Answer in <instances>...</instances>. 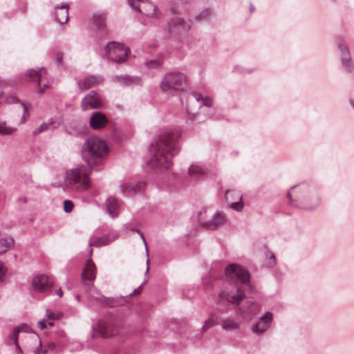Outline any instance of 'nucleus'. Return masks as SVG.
Instances as JSON below:
<instances>
[{"label": "nucleus", "mask_w": 354, "mask_h": 354, "mask_svg": "<svg viewBox=\"0 0 354 354\" xmlns=\"http://www.w3.org/2000/svg\"><path fill=\"white\" fill-rule=\"evenodd\" d=\"M179 133L177 131L164 132L151 145V158L147 164L152 168L167 169L171 165V157L177 147Z\"/></svg>", "instance_id": "f257e3e1"}, {"label": "nucleus", "mask_w": 354, "mask_h": 354, "mask_svg": "<svg viewBox=\"0 0 354 354\" xmlns=\"http://www.w3.org/2000/svg\"><path fill=\"white\" fill-rule=\"evenodd\" d=\"M108 153L109 149L104 141L95 136L88 138L82 148L83 159L92 167L101 162Z\"/></svg>", "instance_id": "f03ea898"}, {"label": "nucleus", "mask_w": 354, "mask_h": 354, "mask_svg": "<svg viewBox=\"0 0 354 354\" xmlns=\"http://www.w3.org/2000/svg\"><path fill=\"white\" fill-rule=\"evenodd\" d=\"M93 167L82 165L66 172L65 183L68 187L78 191H84L91 187L90 175Z\"/></svg>", "instance_id": "7ed1b4c3"}, {"label": "nucleus", "mask_w": 354, "mask_h": 354, "mask_svg": "<svg viewBox=\"0 0 354 354\" xmlns=\"http://www.w3.org/2000/svg\"><path fill=\"white\" fill-rule=\"evenodd\" d=\"M92 253L93 250H91L89 252V258L83 268L81 275L82 281L86 289L91 290V289L93 288L94 292L88 293L92 299L104 304H108L109 299L94 288L93 282L96 277L97 270L95 265L91 259Z\"/></svg>", "instance_id": "20e7f679"}, {"label": "nucleus", "mask_w": 354, "mask_h": 354, "mask_svg": "<svg viewBox=\"0 0 354 354\" xmlns=\"http://www.w3.org/2000/svg\"><path fill=\"white\" fill-rule=\"evenodd\" d=\"M187 82L186 75L174 71L166 73L160 83L161 91L169 95H175L184 91Z\"/></svg>", "instance_id": "39448f33"}, {"label": "nucleus", "mask_w": 354, "mask_h": 354, "mask_svg": "<svg viewBox=\"0 0 354 354\" xmlns=\"http://www.w3.org/2000/svg\"><path fill=\"white\" fill-rule=\"evenodd\" d=\"M104 50L108 59L115 63L124 62L131 53L130 49L123 44L115 41L109 42Z\"/></svg>", "instance_id": "423d86ee"}, {"label": "nucleus", "mask_w": 354, "mask_h": 354, "mask_svg": "<svg viewBox=\"0 0 354 354\" xmlns=\"http://www.w3.org/2000/svg\"><path fill=\"white\" fill-rule=\"evenodd\" d=\"M31 328L26 324H22L15 327L12 332L6 339V344L8 346L14 354H24L19 344V336L20 333H30Z\"/></svg>", "instance_id": "0eeeda50"}, {"label": "nucleus", "mask_w": 354, "mask_h": 354, "mask_svg": "<svg viewBox=\"0 0 354 354\" xmlns=\"http://www.w3.org/2000/svg\"><path fill=\"white\" fill-rule=\"evenodd\" d=\"M226 277L235 283H248L250 274L247 270L240 266L231 264L225 268Z\"/></svg>", "instance_id": "6e6552de"}, {"label": "nucleus", "mask_w": 354, "mask_h": 354, "mask_svg": "<svg viewBox=\"0 0 354 354\" xmlns=\"http://www.w3.org/2000/svg\"><path fill=\"white\" fill-rule=\"evenodd\" d=\"M93 329L95 335H99L102 337H109L118 333V328L111 322L106 320L100 321Z\"/></svg>", "instance_id": "1a4fd4ad"}, {"label": "nucleus", "mask_w": 354, "mask_h": 354, "mask_svg": "<svg viewBox=\"0 0 354 354\" xmlns=\"http://www.w3.org/2000/svg\"><path fill=\"white\" fill-rule=\"evenodd\" d=\"M53 284V279L45 274L35 276L32 281L33 289L38 292H47L51 288Z\"/></svg>", "instance_id": "9d476101"}, {"label": "nucleus", "mask_w": 354, "mask_h": 354, "mask_svg": "<svg viewBox=\"0 0 354 354\" xmlns=\"http://www.w3.org/2000/svg\"><path fill=\"white\" fill-rule=\"evenodd\" d=\"M102 105L100 95L95 91H90L82 100L81 106L83 110L97 109Z\"/></svg>", "instance_id": "9b49d317"}, {"label": "nucleus", "mask_w": 354, "mask_h": 354, "mask_svg": "<svg viewBox=\"0 0 354 354\" xmlns=\"http://www.w3.org/2000/svg\"><path fill=\"white\" fill-rule=\"evenodd\" d=\"M190 28L191 25L189 23L179 17L173 18L168 23V29L170 33H186L189 30Z\"/></svg>", "instance_id": "f8f14e48"}, {"label": "nucleus", "mask_w": 354, "mask_h": 354, "mask_svg": "<svg viewBox=\"0 0 354 354\" xmlns=\"http://www.w3.org/2000/svg\"><path fill=\"white\" fill-rule=\"evenodd\" d=\"M225 199L230 204V207L236 210L241 211L243 208L242 194L236 190H227L225 192Z\"/></svg>", "instance_id": "ddd939ff"}, {"label": "nucleus", "mask_w": 354, "mask_h": 354, "mask_svg": "<svg viewBox=\"0 0 354 354\" xmlns=\"http://www.w3.org/2000/svg\"><path fill=\"white\" fill-rule=\"evenodd\" d=\"M338 49L340 51L342 57V65L348 72H351L354 68V64L349 52L348 46L342 43L338 45Z\"/></svg>", "instance_id": "4468645a"}, {"label": "nucleus", "mask_w": 354, "mask_h": 354, "mask_svg": "<svg viewBox=\"0 0 354 354\" xmlns=\"http://www.w3.org/2000/svg\"><path fill=\"white\" fill-rule=\"evenodd\" d=\"M221 302H227L232 304L239 305L241 301L244 298L245 294L239 291L238 288L237 294H232L227 290H223L218 295Z\"/></svg>", "instance_id": "2eb2a0df"}, {"label": "nucleus", "mask_w": 354, "mask_h": 354, "mask_svg": "<svg viewBox=\"0 0 354 354\" xmlns=\"http://www.w3.org/2000/svg\"><path fill=\"white\" fill-rule=\"evenodd\" d=\"M145 187V185L143 182H138L135 185L126 183L120 185V192L124 195L131 196L136 193L142 192Z\"/></svg>", "instance_id": "dca6fc26"}, {"label": "nucleus", "mask_w": 354, "mask_h": 354, "mask_svg": "<svg viewBox=\"0 0 354 354\" xmlns=\"http://www.w3.org/2000/svg\"><path fill=\"white\" fill-rule=\"evenodd\" d=\"M46 75V70L45 68L42 67L39 68L38 71H35L33 69H30L27 71V75L30 77H35L37 80V85L41 88L39 93L40 94L44 92V88L48 86L47 83L42 84V80Z\"/></svg>", "instance_id": "f3484780"}, {"label": "nucleus", "mask_w": 354, "mask_h": 354, "mask_svg": "<svg viewBox=\"0 0 354 354\" xmlns=\"http://www.w3.org/2000/svg\"><path fill=\"white\" fill-rule=\"evenodd\" d=\"M225 221V215L222 212H218L209 217L208 222H205V227L209 230H216L222 226Z\"/></svg>", "instance_id": "a211bd4d"}, {"label": "nucleus", "mask_w": 354, "mask_h": 354, "mask_svg": "<svg viewBox=\"0 0 354 354\" xmlns=\"http://www.w3.org/2000/svg\"><path fill=\"white\" fill-rule=\"evenodd\" d=\"M90 126L93 129L104 128L108 123L106 116L101 112H95L90 118Z\"/></svg>", "instance_id": "6ab92c4d"}, {"label": "nucleus", "mask_w": 354, "mask_h": 354, "mask_svg": "<svg viewBox=\"0 0 354 354\" xmlns=\"http://www.w3.org/2000/svg\"><path fill=\"white\" fill-rule=\"evenodd\" d=\"M68 8L69 6L67 3H63L55 8V17L59 24H63L68 21Z\"/></svg>", "instance_id": "aec40b11"}, {"label": "nucleus", "mask_w": 354, "mask_h": 354, "mask_svg": "<svg viewBox=\"0 0 354 354\" xmlns=\"http://www.w3.org/2000/svg\"><path fill=\"white\" fill-rule=\"evenodd\" d=\"M93 26L100 37H103L106 34V18L103 14H95L93 16Z\"/></svg>", "instance_id": "412c9836"}, {"label": "nucleus", "mask_w": 354, "mask_h": 354, "mask_svg": "<svg viewBox=\"0 0 354 354\" xmlns=\"http://www.w3.org/2000/svg\"><path fill=\"white\" fill-rule=\"evenodd\" d=\"M120 203L117 198L109 196L105 203L106 212L113 218L116 217L119 214Z\"/></svg>", "instance_id": "4be33fe9"}, {"label": "nucleus", "mask_w": 354, "mask_h": 354, "mask_svg": "<svg viewBox=\"0 0 354 354\" xmlns=\"http://www.w3.org/2000/svg\"><path fill=\"white\" fill-rule=\"evenodd\" d=\"M102 82L103 78L100 75H88L82 81L79 82V86L81 89L87 90Z\"/></svg>", "instance_id": "5701e85b"}, {"label": "nucleus", "mask_w": 354, "mask_h": 354, "mask_svg": "<svg viewBox=\"0 0 354 354\" xmlns=\"http://www.w3.org/2000/svg\"><path fill=\"white\" fill-rule=\"evenodd\" d=\"M33 344L34 347L30 348L32 354H46L47 351L43 350L41 348V340L37 335H33L27 338L26 346Z\"/></svg>", "instance_id": "b1692460"}, {"label": "nucleus", "mask_w": 354, "mask_h": 354, "mask_svg": "<svg viewBox=\"0 0 354 354\" xmlns=\"http://www.w3.org/2000/svg\"><path fill=\"white\" fill-rule=\"evenodd\" d=\"M118 235L116 234H109L105 236H101L94 242L90 241L88 245L90 247H102L107 245L118 238Z\"/></svg>", "instance_id": "393cba45"}, {"label": "nucleus", "mask_w": 354, "mask_h": 354, "mask_svg": "<svg viewBox=\"0 0 354 354\" xmlns=\"http://www.w3.org/2000/svg\"><path fill=\"white\" fill-rule=\"evenodd\" d=\"M112 81L115 83H119L122 86H130L139 82L138 77L130 76H119L115 75L112 78Z\"/></svg>", "instance_id": "a878e982"}, {"label": "nucleus", "mask_w": 354, "mask_h": 354, "mask_svg": "<svg viewBox=\"0 0 354 354\" xmlns=\"http://www.w3.org/2000/svg\"><path fill=\"white\" fill-rule=\"evenodd\" d=\"M14 239L10 236L0 234V254H3L14 247Z\"/></svg>", "instance_id": "bb28decb"}, {"label": "nucleus", "mask_w": 354, "mask_h": 354, "mask_svg": "<svg viewBox=\"0 0 354 354\" xmlns=\"http://www.w3.org/2000/svg\"><path fill=\"white\" fill-rule=\"evenodd\" d=\"M206 171V169L201 165H192L189 168L188 174L191 178L197 179L198 178L205 174Z\"/></svg>", "instance_id": "cd10ccee"}, {"label": "nucleus", "mask_w": 354, "mask_h": 354, "mask_svg": "<svg viewBox=\"0 0 354 354\" xmlns=\"http://www.w3.org/2000/svg\"><path fill=\"white\" fill-rule=\"evenodd\" d=\"M270 326L267 325L266 322L263 323L262 322L259 321L257 324L252 325V331L257 335H259L266 332Z\"/></svg>", "instance_id": "c85d7f7f"}, {"label": "nucleus", "mask_w": 354, "mask_h": 354, "mask_svg": "<svg viewBox=\"0 0 354 354\" xmlns=\"http://www.w3.org/2000/svg\"><path fill=\"white\" fill-rule=\"evenodd\" d=\"M222 328L225 330H232L239 328V324L231 319H225L221 324Z\"/></svg>", "instance_id": "c756f323"}, {"label": "nucleus", "mask_w": 354, "mask_h": 354, "mask_svg": "<svg viewBox=\"0 0 354 354\" xmlns=\"http://www.w3.org/2000/svg\"><path fill=\"white\" fill-rule=\"evenodd\" d=\"M17 129L7 126L5 123H0V134L12 135Z\"/></svg>", "instance_id": "7c9ffc66"}, {"label": "nucleus", "mask_w": 354, "mask_h": 354, "mask_svg": "<svg viewBox=\"0 0 354 354\" xmlns=\"http://www.w3.org/2000/svg\"><path fill=\"white\" fill-rule=\"evenodd\" d=\"M198 220L199 222V224L205 227V222H208L209 220V218L208 217L207 214V210L206 209H202L198 212Z\"/></svg>", "instance_id": "2f4dec72"}, {"label": "nucleus", "mask_w": 354, "mask_h": 354, "mask_svg": "<svg viewBox=\"0 0 354 354\" xmlns=\"http://www.w3.org/2000/svg\"><path fill=\"white\" fill-rule=\"evenodd\" d=\"M23 106V115L21 117V122L25 123L28 117H29V109L31 106V104L28 102H25L22 103Z\"/></svg>", "instance_id": "473e14b6"}, {"label": "nucleus", "mask_w": 354, "mask_h": 354, "mask_svg": "<svg viewBox=\"0 0 354 354\" xmlns=\"http://www.w3.org/2000/svg\"><path fill=\"white\" fill-rule=\"evenodd\" d=\"M145 65L149 68H158L162 65V61L161 59H155L148 61L145 63Z\"/></svg>", "instance_id": "72a5a7b5"}, {"label": "nucleus", "mask_w": 354, "mask_h": 354, "mask_svg": "<svg viewBox=\"0 0 354 354\" xmlns=\"http://www.w3.org/2000/svg\"><path fill=\"white\" fill-rule=\"evenodd\" d=\"M139 2H143V0H128L129 6L135 11L140 12Z\"/></svg>", "instance_id": "f704fd0d"}, {"label": "nucleus", "mask_w": 354, "mask_h": 354, "mask_svg": "<svg viewBox=\"0 0 354 354\" xmlns=\"http://www.w3.org/2000/svg\"><path fill=\"white\" fill-rule=\"evenodd\" d=\"M272 319H273L272 314L270 312H267L266 313H265V315L261 317L259 321L262 322L263 323L266 322L267 325L270 326V324L272 322Z\"/></svg>", "instance_id": "c9c22d12"}, {"label": "nucleus", "mask_w": 354, "mask_h": 354, "mask_svg": "<svg viewBox=\"0 0 354 354\" xmlns=\"http://www.w3.org/2000/svg\"><path fill=\"white\" fill-rule=\"evenodd\" d=\"M218 316L216 314L212 313L209 315V318L205 321L211 327L217 324Z\"/></svg>", "instance_id": "e433bc0d"}, {"label": "nucleus", "mask_w": 354, "mask_h": 354, "mask_svg": "<svg viewBox=\"0 0 354 354\" xmlns=\"http://www.w3.org/2000/svg\"><path fill=\"white\" fill-rule=\"evenodd\" d=\"M127 228L129 229L131 231L136 232L137 233H138L140 234V236L141 239H142L144 244L145 245L147 255L149 256V251L147 248V243H146V241H145V236H144L143 233L142 232H140L139 230H138L136 227H133V226L132 227H127Z\"/></svg>", "instance_id": "4c0bfd02"}, {"label": "nucleus", "mask_w": 354, "mask_h": 354, "mask_svg": "<svg viewBox=\"0 0 354 354\" xmlns=\"http://www.w3.org/2000/svg\"><path fill=\"white\" fill-rule=\"evenodd\" d=\"M48 127H49V126L47 123L43 122L39 126V127H38L37 129H36L33 131L32 133L35 136L38 135V134L41 133V132L46 131Z\"/></svg>", "instance_id": "58836bf2"}, {"label": "nucleus", "mask_w": 354, "mask_h": 354, "mask_svg": "<svg viewBox=\"0 0 354 354\" xmlns=\"http://www.w3.org/2000/svg\"><path fill=\"white\" fill-rule=\"evenodd\" d=\"M73 203L72 201L69 200H66L64 202V210L66 213H69L73 210Z\"/></svg>", "instance_id": "ea45409f"}, {"label": "nucleus", "mask_w": 354, "mask_h": 354, "mask_svg": "<svg viewBox=\"0 0 354 354\" xmlns=\"http://www.w3.org/2000/svg\"><path fill=\"white\" fill-rule=\"evenodd\" d=\"M6 272L7 268L3 263L0 262V281H3L5 279Z\"/></svg>", "instance_id": "a19ab883"}, {"label": "nucleus", "mask_w": 354, "mask_h": 354, "mask_svg": "<svg viewBox=\"0 0 354 354\" xmlns=\"http://www.w3.org/2000/svg\"><path fill=\"white\" fill-rule=\"evenodd\" d=\"M212 15V11L211 10H206L203 12H202L198 17L197 18L201 20V19H206V18H208L210 16Z\"/></svg>", "instance_id": "79ce46f5"}, {"label": "nucleus", "mask_w": 354, "mask_h": 354, "mask_svg": "<svg viewBox=\"0 0 354 354\" xmlns=\"http://www.w3.org/2000/svg\"><path fill=\"white\" fill-rule=\"evenodd\" d=\"M266 256L268 258H269L268 259L269 265L272 267L275 266L277 263V260H276L275 256L273 254H271L270 252H268Z\"/></svg>", "instance_id": "37998d69"}, {"label": "nucleus", "mask_w": 354, "mask_h": 354, "mask_svg": "<svg viewBox=\"0 0 354 354\" xmlns=\"http://www.w3.org/2000/svg\"><path fill=\"white\" fill-rule=\"evenodd\" d=\"M146 281H147V279H145V281L139 287L136 288L131 293H130L129 296H133V295L139 294L142 290V287L143 284L145 283H146Z\"/></svg>", "instance_id": "c03bdc74"}, {"label": "nucleus", "mask_w": 354, "mask_h": 354, "mask_svg": "<svg viewBox=\"0 0 354 354\" xmlns=\"http://www.w3.org/2000/svg\"><path fill=\"white\" fill-rule=\"evenodd\" d=\"M62 59H63V54L61 53H57V57H56V62L57 63V64H59V66L62 65Z\"/></svg>", "instance_id": "a18cd8bd"}, {"label": "nucleus", "mask_w": 354, "mask_h": 354, "mask_svg": "<svg viewBox=\"0 0 354 354\" xmlns=\"http://www.w3.org/2000/svg\"><path fill=\"white\" fill-rule=\"evenodd\" d=\"M203 105L207 106H211L212 105V101L210 98H206L203 100Z\"/></svg>", "instance_id": "49530a36"}, {"label": "nucleus", "mask_w": 354, "mask_h": 354, "mask_svg": "<svg viewBox=\"0 0 354 354\" xmlns=\"http://www.w3.org/2000/svg\"><path fill=\"white\" fill-rule=\"evenodd\" d=\"M37 326L38 327L41 329V330H44L46 328V325L45 324V322L44 321H39L38 323H37Z\"/></svg>", "instance_id": "de8ad7c7"}, {"label": "nucleus", "mask_w": 354, "mask_h": 354, "mask_svg": "<svg viewBox=\"0 0 354 354\" xmlns=\"http://www.w3.org/2000/svg\"><path fill=\"white\" fill-rule=\"evenodd\" d=\"M151 7H152V12L147 14V15L151 17H153L156 16V8L155 6H151Z\"/></svg>", "instance_id": "09e8293b"}, {"label": "nucleus", "mask_w": 354, "mask_h": 354, "mask_svg": "<svg viewBox=\"0 0 354 354\" xmlns=\"http://www.w3.org/2000/svg\"><path fill=\"white\" fill-rule=\"evenodd\" d=\"M18 102V100H17V98L15 97H10L8 99V102L9 103H17Z\"/></svg>", "instance_id": "8fccbe9b"}, {"label": "nucleus", "mask_w": 354, "mask_h": 354, "mask_svg": "<svg viewBox=\"0 0 354 354\" xmlns=\"http://www.w3.org/2000/svg\"><path fill=\"white\" fill-rule=\"evenodd\" d=\"M211 326H209V324L206 322H205V324H204L203 326L202 327V332H205Z\"/></svg>", "instance_id": "3c124183"}, {"label": "nucleus", "mask_w": 354, "mask_h": 354, "mask_svg": "<svg viewBox=\"0 0 354 354\" xmlns=\"http://www.w3.org/2000/svg\"><path fill=\"white\" fill-rule=\"evenodd\" d=\"M57 295L59 297H62V295H63V292L62 291V289L61 288H59V290H57Z\"/></svg>", "instance_id": "603ef678"}, {"label": "nucleus", "mask_w": 354, "mask_h": 354, "mask_svg": "<svg viewBox=\"0 0 354 354\" xmlns=\"http://www.w3.org/2000/svg\"><path fill=\"white\" fill-rule=\"evenodd\" d=\"M149 259L147 260V270H146V272H145V275H147L148 274V272H149Z\"/></svg>", "instance_id": "864d4df0"}, {"label": "nucleus", "mask_w": 354, "mask_h": 354, "mask_svg": "<svg viewBox=\"0 0 354 354\" xmlns=\"http://www.w3.org/2000/svg\"><path fill=\"white\" fill-rule=\"evenodd\" d=\"M350 104H351V106H352L353 109L354 110V101H353V100H351V101H350Z\"/></svg>", "instance_id": "5fc2aeb1"}, {"label": "nucleus", "mask_w": 354, "mask_h": 354, "mask_svg": "<svg viewBox=\"0 0 354 354\" xmlns=\"http://www.w3.org/2000/svg\"><path fill=\"white\" fill-rule=\"evenodd\" d=\"M254 10V7L252 5H250V11L253 12Z\"/></svg>", "instance_id": "6e6d98bb"}, {"label": "nucleus", "mask_w": 354, "mask_h": 354, "mask_svg": "<svg viewBox=\"0 0 354 354\" xmlns=\"http://www.w3.org/2000/svg\"><path fill=\"white\" fill-rule=\"evenodd\" d=\"M76 299L80 301V295H76Z\"/></svg>", "instance_id": "4d7b16f0"}, {"label": "nucleus", "mask_w": 354, "mask_h": 354, "mask_svg": "<svg viewBox=\"0 0 354 354\" xmlns=\"http://www.w3.org/2000/svg\"><path fill=\"white\" fill-rule=\"evenodd\" d=\"M288 197L290 198V192H288Z\"/></svg>", "instance_id": "13d9d810"}, {"label": "nucleus", "mask_w": 354, "mask_h": 354, "mask_svg": "<svg viewBox=\"0 0 354 354\" xmlns=\"http://www.w3.org/2000/svg\"><path fill=\"white\" fill-rule=\"evenodd\" d=\"M1 95H2V94H1V93H0V97L1 96Z\"/></svg>", "instance_id": "bf43d9fd"}]
</instances>
